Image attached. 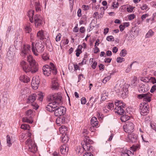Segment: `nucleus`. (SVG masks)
I'll return each mask as SVG.
<instances>
[{"label": "nucleus", "mask_w": 156, "mask_h": 156, "mask_svg": "<svg viewBox=\"0 0 156 156\" xmlns=\"http://www.w3.org/2000/svg\"><path fill=\"white\" fill-rule=\"evenodd\" d=\"M145 95V96H144L143 100L144 101L147 102H149L151 101V98L152 96V94L150 93H147L144 94Z\"/></svg>", "instance_id": "22"}, {"label": "nucleus", "mask_w": 156, "mask_h": 156, "mask_svg": "<svg viewBox=\"0 0 156 156\" xmlns=\"http://www.w3.org/2000/svg\"><path fill=\"white\" fill-rule=\"evenodd\" d=\"M20 65L23 71L26 73L30 71V67L27 62L23 61H22L20 63Z\"/></svg>", "instance_id": "13"}, {"label": "nucleus", "mask_w": 156, "mask_h": 156, "mask_svg": "<svg viewBox=\"0 0 156 156\" xmlns=\"http://www.w3.org/2000/svg\"><path fill=\"white\" fill-rule=\"evenodd\" d=\"M61 139L62 141V142L64 144L66 143L69 140V137L68 135L65 134L63 136L62 135L61 137Z\"/></svg>", "instance_id": "25"}, {"label": "nucleus", "mask_w": 156, "mask_h": 156, "mask_svg": "<svg viewBox=\"0 0 156 156\" xmlns=\"http://www.w3.org/2000/svg\"><path fill=\"white\" fill-rule=\"evenodd\" d=\"M38 79V77L37 78L33 77L32 80L31 86L34 90L37 89L39 86L40 81Z\"/></svg>", "instance_id": "12"}, {"label": "nucleus", "mask_w": 156, "mask_h": 156, "mask_svg": "<svg viewBox=\"0 0 156 156\" xmlns=\"http://www.w3.org/2000/svg\"><path fill=\"white\" fill-rule=\"evenodd\" d=\"M81 10L80 9H79L77 12V16L78 17H80L81 16Z\"/></svg>", "instance_id": "63"}, {"label": "nucleus", "mask_w": 156, "mask_h": 156, "mask_svg": "<svg viewBox=\"0 0 156 156\" xmlns=\"http://www.w3.org/2000/svg\"><path fill=\"white\" fill-rule=\"evenodd\" d=\"M149 89L148 85L147 84H140L138 89L139 92L140 93L145 92L147 91Z\"/></svg>", "instance_id": "14"}, {"label": "nucleus", "mask_w": 156, "mask_h": 156, "mask_svg": "<svg viewBox=\"0 0 156 156\" xmlns=\"http://www.w3.org/2000/svg\"><path fill=\"white\" fill-rule=\"evenodd\" d=\"M27 60L30 66V71L32 73H35L39 69L38 63L36 62L32 55H29L27 56Z\"/></svg>", "instance_id": "4"}, {"label": "nucleus", "mask_w": 156, "mask_h": 156, "mask_svg": "<svg viewBox=\"0 0 156 156\" xmlns=\"http://www.w3.org/2000/svg\"><path fill=\"white\" fill-rule=\"evenodd\" d=\"M106 40L109 41H114V38L113 36H109L106 37Z\"/></svg>", "instance_id": "42"}, {"label": "nucleus", "mask_w": 156, "mask_h": 156, "mask_svg": "<svg viewBox=\"0 0 156 156\" xmlns=\"http://www.w3.org/2000/svg\"><path fill=\"white\" fill-rule=\"evenodd\" d=\"M135 17V16L133 14H131L129 16L128 19L129 20H131L133 19Z\"/></svg>", "instance_id": "59"}, {"label": "nucleus", "mask_w": 156, "mask_h": 156, "mask_svg": "<svg viewBox=\"0 0 156 156\" xmlns=\"http://www.w3.org/2000/svg\"><path fill=\"white\" fill-rule=\"evenodd\" d=\"M140 109V114L141 115L143 116L146 115L149 113V111L148 106L146 103H141Z\"/></svg>", "instance_id": "7"}, {"label": "nucleus", "mask_w": 156, "mask_h": 156, "mask_svg": "<svg viewBox=\"0 0 156 156\" xmlns=\"http://www.w3.org/2000/svg\"><path fill=\"white\" fill-rule=\"evenodd\" d=\"M90 124L93 127H96L98 124L97 118L94 116L92 117L90 120Z\"/></svg>", "instance_id": "21"}, {"label": "nucleus", "mask_w": 156, "mask_h": 156, "mask_svg": "<svg viewBox=\"0 0 156 156\" xmlns=\"http://www.w3.org/2000/svg\"><path fill=\"white\" fill-rule=\"evenodd\" d=\"M7 137V143L8 144V146L9 147H10L12 144L11 143V139L10 137V136L9 135H7L6 136Z\"/></svg>", "instance_id": "39"}, {"label": "nucleus", "mask_w": 156, "mask_h": 156, "mask_svg": "<svg viewBox=\"0 0 156 156\" xmlns=\"http://www.w3.org/2000/svg\"><path fill=\"white\" fill-rule=\"evenodd\" d=\"M31 105L33 107V108L35 110H37L39 107L38 105L34 102L31 103Z\"/></svg>", "instance_id": "45"}, {"label": "nucleus", "mask_w": 156, "mask_h": 156, "mask_svg": "<svg viewBox=\"0 0 156 156\" xmlns=\"http://www.w3.org/2000/svg\"><path fill=\"white\" fill-rule=\"evenodd\" d=\"M37 99L40 101H41L43 100V96L41 93H40V95H39V94L38 96H37L36 94H33L28 97L27 103H32L34 102L37 98Z\"/></svg>", "instance_id": "6"}, {"label": "nucleus", "mask_w": 156, "mask_h": 156, "mask_svg": "<svg viewBox=\"0 0 156 156\" xmlns=\"http://www.w3.org/2000/svg\"><path fill=\"white\" fill-rule=\"evenodd\" d=\"M123 129L125 132L129 133L133 131L134 125L132 122H127L126 125L124 126Z\"/></svg>", "instance_id": "8"}, {"label": "nucleus", "mask_w": 156, "mask_h": 156, "mask_svg": "<svg viewBox=\"0 0 156 156\" xmlns=\"http://www.w3.org/2000/svg\"><path fill=\"white\" fill-rule=\"evenodd\" d=\"M34 7H35L36 11L38 12L41 10V5L39 2L37 3Z\"/></svg>", "instance_id": "36"}, {"label": "nucleus", "mask_w": 156, "mask_h": 156, "mask_svg": "<svg viewBox=\"0 0 156 156\" xmlns=\"http://www.w3.org/2000/svg\"><path fill=\"white\" fill-rule=\"evenodd\" d=\"M145 96V95L144 94H140L138 95L137 98L139 99H142V98L144 99V96Z\"/></svg>", "instance_id": "56"}, {"label": "nucleus", "mask_w": 156, "mask_h": 156, "mask_svg": "<svg viewBox=\"0 0 156 156\" xmlns=\"http://www.w3.org/2000/svg\"><path fill=\"white\" fill-rule=\"evenodd\" d=\"M61 35L60 33L58 34L56 36L55 40L56 41H59L60 40Z\"/></svg>", "instance_id": "50"}, {"label": "nucleus", "mask_w": 156, "mask_h": 156, "mask_svg": "<svg viewBox=\"0 0 156 156\" xmlns=\"http://www.w3.org/2000/svg\"><path fill=\"white\" fill-rule=\"evenodd\" d=\"M150 81L153 84L156 83V79L154 77H151Z\"/></svg>", "instance_id": "49"}, {"label": "nucleus", "mask_w": 156, "mask_h": 156, "mask_svg": "<svg viewBox=\"0 0 156 156\" xmlns=\"http://www.w3.org/2000/svg\"><path fill=\"white\" fill-rule=\"evenodd\" d=\"M43 72L44 75L48 76L52 72V73L54 75L57 74V69L54 64L50 62L49 65H45L42 68Z\"/></svg>", "instance_id": "3"}, {"label": "nucleus", "mask_w": 156, "mask_h": 156, "mask_svg": "<svg viewBox=\"0 0 156 156\" xmlns=\"http://www.w3.org/2000/svg\"><path fill=\"white\" fill-rule=\"evenodd\" d=\"M122 91H123V92H124L122 93H121L122 94V95L123 96V97H124V95H126L127 94H128V89L127 88H126V87H124L123 88H122Z\"/></svg>", "instance_id": "34"}, {"label": "nucleus", "mask_w": 156, "mask_h": 156, "mask_svg": "<svg viewBox=\"0 0 156 156\" xmlns=\"http://www.w3.org/2000/svg\"><path fill=\"white\" fill-rule=\"evenodd\" d=\"M135 62H133L130 65V67H129L127 68V69L126 70V72L127 73H129V72H130L131 70V67L133 63H134Z\"/></svg>", "instance_id": "48"}, {"label": "nucleus", "mask_w": 156, "mask_h": 156, "mask_svg": "<svg viewBox=\"0 0 156 156\" xmlns=\"http://www.w3.org/2000/svg\"><path fill=\"white\" fill-rule=\"evenodd\" d=\"M130 142L132 143H135L137 141L138 136L136 134L132 133L129 136Z\"/></svg>", "instance_id": "17"}, {"label": "nucleus", "mask_w": 156, "mask_h": 156, "mask_svg": "<svg viewBox=\"0 0 156 156\" xmlns=\"http://www.w3.org/2000/svg\"><path fill=\"white\" fill-rule=\"evenodd\" d=\"M38 3L37 0H30V6L31 8L34 7L37 3Z\"/></svg>", "instance_id": "35"}, {"label": "nucleus", "mask_w": 156, "mask_h": 156, "mask_svg": "<svg viewBox=\"0 0 156 156\" xmlns=\"http://www.w3.org/2000/svg\"><path fill=\"white\" fill-rule=\"evenodd\" d=\"M83 156H93V155L90 152H86L84 153Z\"/></svg>", "instance_id": "57"}, {"label": "nucleus", "mask_w": 156, "mask_h": 156, "mask_svg": "<svg viewBox=\"0 0 156 156\" xmlns=\"http://www.w3.org/2000/svg\"><path fill=\"white\" fill-rule=\"evenodd\" d=\"M67 150L66 145H63L61 147L60 152L62 154H64L66 151H68V147L67 148Z\"/></svg>", "instance_id": "27"}, {"label": "nucleus", "mask_w": 156, "mask_h": 156, "mask_svg": "<svg viewBox=\"0 0 156 156\" xmlns=\"http://www.w3.org/2000/svg\"><path fill=\"white\" fill-rule=\"evenodd\" d=\"M33 143L31 139L30 138L27 139L25 142L26 144L28 146L30 149H32L33 148L36 147V145L35 144H33Z\"/></svg>", "instance_id": "19"}, {"label": "nucleus", "mask_w": 156, "mask_h": 156, "mask_svg": "<svg viewBox=\"0 0 156 156\" xmlns=\"http://www.w3.org/2000/svg\"><path fill=\"white\" fill-rule=\"evenodd\" d=\"M95 48L94 50V52L95 54L98 53L99 51V48L96 45H94Z\"/></svg>", "instance_id": "53"}, {"label": "nucleus", "mask_w": 156, "mask_h": 156, "mask_svg": "<svg viewBox=\"0 0 156 156\" xmlns=\"http://www.w3.org/2000/svg\"><path fill=\"white\" fill-rule=\"evenodd\" d=\"M89 138V136H85L84 138V142L82 143V147L86 151H90L91 149L92 150V146L90 144L93 143V141Z\"/></svg>", "instance_id": "5"}, {"label": "nucleus", "mask_w": 156, "mask_h": 156, "mask_svg": "<svg viewBox=\"0 0 156 156\" xmlns=\"http://www.w3.org/2000/svg\"><path fill=\"white\" fill-rule=\"evenodd\" d=\"M87 58V55H84V58L83 59L82 62H81V63H80V64H85L86 63V62L87 61V59L86 58Z\"/></svg>", "instance_id": "52"}, {"label": "nucleus", "mask_w": 156, "mask_h": 156, "mask_svg": "<svg viewBox=\"0 0 156 156\" xmlns=\"http://www.w3.org/2000/svg\"><path fill=\"white\" fill-rule=\"evenodd\" d=\"M34 13V10H30L28 12L27 16H28L30 20L31 23L34 22L33 16Z\"/></svg>", "instance_id": "20"}, {"label": "nucleus", "mask_w": 156, "mask_h": 156, "mask_svg": "<svg viewBox=\"0 0 156 156\" xmlns=\"http://www.w3.org/2000/svg\"><path fill=\"white\" fill-rule=\"evenodd\" d=\"M22 120L23 122H27L30 124L33 122V121L29 119L27 117H23Z\"/></svg>", "instance_id": "31"}, {"label": "nucleus", "mask_w": 156, "mask_h": 156, "mask_svg": "<svg viewBox=\"0 0 156 156\" xmlns=\"http://www.w3.org/2000/svg\"><path fill=\"white\" fill-rule=\"evenodd\" d=\"M32 112L33 111L32 110L29 109L26 112V115L27 116L29 115L32 113Z\"/></svg>", "instance_id": "54"}, {"label": "nucleus", "mask_w": 156, "mask_h": 156, "mask_svg": "<svg viewBox=\"0 0 156 156\" xmlns=\"http://www.w3.org/2000/svg\"><path fill=\"white\" fill-rule=\"evenodd\" d=\"M156 90V84H155L153 85L151 87L150 90V92L151 93H153Z\"/></svg>", "instance_id": "46"}, {"label": "nucleus", "mask_w": 156, "mask_h": 156, "mask_svg": "<svg viewBox=\"0 0 156 156\" xmlns=\"http://www.w3.org/2000/svg\"><path fill=\"white\" fill-rule=\"evenodd\" d=\"M154 34V32L152 30H150L145 35V37L149 38Z\"/></svg>", "instance_id": "28"}, {"label": "nucleus", "mask_w": 156, "mask_h": 156, "mask_svg": "<svg viewBox=\"0 0 156 156\" xmlns=\"http://www.w3.org/2000/svg\"><path fill=\"white\" fill-rule=\"evenodd\" d=\"M112 60V58H105V62L110 63Z\"/></svg>", "instance_id": "64"}, {"label": "nucleus", "mask_w": 156, "mask_h": 156, "mask_svg": "<svg viewBox=\"0 0 156 156\" xmlns=\"http://www.w3.org/2000/svg\"><path fill=\"white\" fill-rule=\"evenodd\" d=\"M59 130L61 133L66 134L67 131V128L65 126H62L59 128Z\"/></svg>", "instance_id": "26"}, {"label": "nucleus", "mask_w": 156, "mask_h": 156, "mask_svg": "<svg viewBox=\"0 0 156 156\" xmlns=\"http://www.w3.org/2000/svg\"><path fill=\"white\" fill-rule=\"evenodd\" d=\"M31 50L35 56H38L39 54L42 53L44 50L43 42L40 40H37L35 44L32 42L31 44Z\"/></svg>", "instance_id": "2"}, {"label": "nucleus", "mask_w": 156, "mask_h": 156, "mask_svg": "<svg viewBox=\"0 0 156 156\" xmlns=\"http://www.w3.org/2000/svg\"><path fill=\"white\" fill-rule=\"evenodd\" d=\"M31 51V47L30 45L27 44H25L23 45V48L22 49V51L21 53V55L22 56L25 57Z\"/></svg>", "instance_id": "10"}, {"label": "nucleus", "mask_w": 156, "mask_h": 156, "mask_svg": "<svg viewBox=\"0 0 156 156\" xmlns=\"http://www.w3.org/2000/svg\"><path fill=\"white\" fill-rule=\"evenodd\" d=\"M116 101L118 102V104L119 105V107H122L123 105V103L122 102V101H119L118 100H116Z\"/></svg>", "instance_id": "61"}, {"label": "nucleus", "mask_w": 156, "mask_h": 156, "mask_svg": "<svg viewBox=\"0 0 156 156\" xmlns=\"http://www.w3.org/2000/svg\"><path fill=\"white\" fill-rule=\"evenodd\" d=\"M111 77V75L108 76H107L105 77L103 80L102 82L104 83H105L107 81H108Z\"/></svg>", "instance_id": "37"}, {"label": "nucleus", "mask_w": 156, "mask_h": 156, "mask_svg": "<svg viewBox=\"0 0 156 156\" xmlns=\"http://www.w3.org/2000/svg\"><path fill=\"white\" fill-rule=\"evenodd\" d=\"M66 108L62 106L57 107L54 109V114L56 116H59L63 115L66 112Z\"/></svg>", "instance_id": "9"}, {"label": "nucleus", "mask_w": 156, "mask_h": 156, "mask_svg": "<svg viewBox=\"0 0 156 156\" xmlns=\"http://www.w3.org/2000/svg\"><path fill=\"white\" fill-rule=\"evenodd\" d=\"M97 64V62H94L91 66L92 68H93V69H95L96 67Z\"/></svg>", "instance_id": "60"}, {"label": "nucleus", "mask_w": 156, "mask_h": 156, "mask_svg": "<svg viewBox=\"0 0 156 156\" xmlns=\"http://www.w3.org/2000/svg\"><path fill=\"white\" fill-rule=\"evenodd\" d=\"M30 128V126L27 124H23L21 126V128L24 130H29Z\"/></svg>", "instance_id": "33"}, {"label": "nucleus", "mask_w": 156, "mask_h": 156, "mask_svg": "<svg viewBox=\"0 0 156 156\" xmlns=\"http://www.w3.org/2000/svg\"><path fill=\"white\" fill-rule=\"evenodd\" d=\"M76 55L77 57L79 56L80 53L82 52L81 50L78 48L76 50Z\"/></svg>", "instance_id": "47"}, {"label": "nucleus", "mask_w": 156, "mask_h": 156, "mask_svg": "<svg viewBox=\"0 0 156 156\" xmlns=\"http://www.w3.org/2000/svg\"><path fill=\"white\" fill-rule=\"evenodd\" d=\"M114 111L115 113H117L118 115H123L125 112L122 107L116 106L115 108Z\"/></svg>", "instance_id": "18"}, {"label": "nucleus", "mask_w": 156, "mask_h": 156, "mask_svg": "<svg viewBox=\"0 0 156 156\" xmlns=\"http://www.w3.org/2000/svg\"><path fill=\"white\" fill-rule=\"evenodd\" d=\"M42 17L38 14L35 15L34 17V22L35 26L37 27L40 26L42 23Z\"/></svg>", "instance_id": "11"}, {"label": "nucleus", "mask_w": 156, "mask_h": 156, "mask_svg": "<svg viewBox=\"0 0 156 156\" xmlns=\"http://www.w3.org/2000/svg\"><path fill=\"white\" fill-rule=\"evenodd\" d=\"M47 98L48 101L51 102L47 105L46 109L50 112H54L55 108L57 107V105L62 102V96L59 93L50 94L48 96Z\"/></svg>", "instance_id": "1"}, {"label": "nucleus", "mask_w": 156, "mask_h": 156, "mask_svg": "<svg viewBox=\"0 0 156 156\" xmlns=\"http://www.w3.org/2000/svg\"><path fill=\"white\" fill-rule=\"evenodd\" d=\"M149 15L148 14H146L143 15L141 17V19L142 20H143L146 19V17L148 16Z\"/></svg>", "instance_id": "55"}, {"label": "nucleus", "mask_w": 156, "mask_h": 156, "mask_svg": "<svg viewBox=\"0 0 156 156\" xmlns=\"http://www.w3.org/2000/svg\"><path fill=\"white\" fill-rule=\"evenodd\" d=\"M127 54V51L125 49H122L120 52V55L121 56L124 57Z\"/></svg>", "instance_id": "38"}, {"label": "nucleus", "mask_w": 156, "mask_h": 156, "mask_svg": "<svg viewBox=\"0 0 156 156\" xmlns=\"http://www.w3.org/2000/svg\"><path fill=\"white\" fill-rule=\"evenodd\" d=\"M20 81L25 83H27L30 80V78L25 75L21 76L20 77Z\"/></svg>", "instance_id": "23"}, {"label": "nucleus", "mask_w": 156, "mask_h": 156, "mask_svg": "<svg viewBox=\"0 0 156 156\" xmlns=\"http://www.w3.org/2000/svg\"><path fill=\"white\" fill-rule=\"evenodd\" d=\"M107 98L108 95H107V94L105 93L101 95V99L102 101H104L107 99Z\"/></svg>", "instance_id": "41"}, {"label": "nucleus", "mask_w": 156, "mask_h": 156, "mask_svg": "<svg viewBox=\"0 0 156 156\" xmlns=\"http://www.w3.org/2000/svg\"><path fill=\"white\" fill-rule=\"evenodd\" d=\"M37 37L39 39L43 40L44 39H46V38H48V34L45 35L44 31L42 30L39 31L37 34Z\"/></svg>", "instance_id": "15"}, {"label": "nucleus", "mask_w": 156, "mask_h": 156, "mask_svg": "<svg viewBox=\"0 0 156 156\" xmlns=\"http://www.w3.org/2000/svg\"><path fill=\"white\" fill-rule=\"evenodd\" d=\"M65 121V119L64 117L62 116L57 118L56 121V122L59 126L61 125L62 123L64 122Z\"/></svg>", "instance_id": "24"}, {"label": "nucleus", "mask_w": 156, "mask_h": 156, "mask_svg": "<svg viewBox=\"0 0 156 156\" xmlns=\"http://www.w3.org/2000/svg\"><path fill=\"white\" fill-rule=\"evenodd\" d=\"M147 8V6L145 4L144 5L140 7L141 9L143 10L146 9Z\"/></svg>", "instance_id": "62"}, {"label": "nucleus", "mask_w": 156, "mask_h": 156, "mask_svg": "<svg viewBox=\"0 0 156 156\" xmlns=\"http://www.w3.org/2000/svg\"><path fill=\"white\" fill-rule=\"evenodd\" d=\"M59 88V85L57 79L53 78L52 80L51 88L52 90H58Z\"/></svg>", "instance_id": "16"}, {"label": "nucleus", "mask_w": 156, "mask_h": 156, "mask_svg": "<svg viewBox=\"0 0 156 156\" xmlns=\"http://www.w3.org/2000/svg\"><path fill=\"white\" fill-rule=\"evenodd\" d=\"M129 116L127 115H123L120 118V119L122 122H125L129 120Z\"/></svg>", "instance_id": "29"}, {"label": "nucleus", "mask_w": 156, "mask_h": 156, "mask_svg": "<svg viewBox=\"0 0 156 156\" xmlns=\"http://www.w3.org/2000/svg\"><path fill=\"white\" fill-rule=\"evenodd\" d=\"M48 42L46 43V45L47 48H48V51H51L52 50L53 47L49 40L48 41Z\"/></svg>", "instance_id": "32"}, {"label": "nucleus", "mask_w": 156, "mask_h": 156, "mask_svg": "<svg viewBox=\"0 0 156 156\" xmlns=\"http://www.w3.org/2000/svg\"><path fill=\"white\" fill-rule=\"evenodd\" d=\"M81 103L82 104H85L86 102V100L85 97H82L81 99Z\"/></svg>", "instance_id": "51"}, {"label": "nucleus", "mask_w": 156, "mask_h": 156, "mask_svg": "<svg viewBox=\"0 0 156 156\" xmlns=\"http://www.w3.org/2000/svg\"><path fill=\"white\" fill-rule=\"evenodd\" d=\"M107 108L110 110L114 108L113 103H109L107 106Z\"/></svg>", "instance_id": "44"}, {"label": "nucleus", "mask_w": 156, "mask_h": 156, "mask_svg": "<svg viewBox=\"0 0 156 156\" xmlns=\"http://www.w3.org/2000/svg\"><path fill=\"white\" fill-rule=\"evenodd\" d=\"M141 137L143 141L145 143V144L146 145H149V139L147 138L146 136H141Z\"/></svg>", "instance_id": "30"}, {"label": "nucleus", "mask_w": 156, "mask_h": 156, "mask_svg": "<svg viewBox=\"0 0 156 156\" xmlns=\"http://www.w3.org/2000/svg\"><path fill=\"white\" fill-rule=\"evenodd\" d=\"M25 30L26 33H30V32L31 31L32 29L31 27H30L29 26H27L25 27Z\"/></svg>", "instance_id": "40"}, {"label": "nucleus", "mask_w": 156, "mask_h": 156, "mask_svg": "<svg viewBox=\"0 0 156 156\" xmlns=\"http://www.w3.org/2000/svg\"><path fill=\"white\" fill-rule=\"evenodd\" d=\"M117 62L119 63H121L125 61V59L120 57H118L117 58Z\"/></svg>", "instance_id": "43"}, {"label": "nucleus", "mask_w": 156, "mask_h": 156, "mask_svg": "<svg viewBox=\"0 0 156 156\" xmlns=\"http://www.w3.org/2000/svg\"><path fill=\"white\" fill-rule=\"evenodd\" d=\"M82 8H83V10H87L89 9V7L87 5H82Z\"/></svg>", "instance_id": "58"}]
</instances>
